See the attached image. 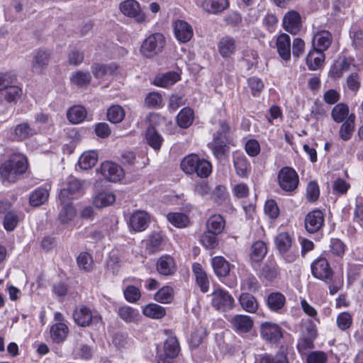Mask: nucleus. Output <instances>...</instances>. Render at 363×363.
Listing matches in <instances>:
<instances>
[{"label":"nucleus","mask_w":363,"mask_h":363,"mask_svg":"<svg viewBox=\"0 0 363 363\" xmlns=\"http://www.w3.org/2000/svg\"><path fill=\"white\" fill-rule=\"evenodd\" d=\"M28 169L27 158L22 154L16 153L10 156L0 167V174L4 181L16 182Z\"/></svg>","instance_id":"nucleus-1"},{"label":"nucleus","mask_w":363,"mask_h":363,"mask_svg":"<svg viewBox=\"0 0 363 363\" xmlns=\"http://www.w3.org/2000/svg\"><path fill=\"white\" fill-rule=\"evenodd\" d=\"M279 256L286 263H293L298 257V251L293 245V240L289 233L283 232L279 233L274 240Z\"/></svg>","instance_id":"nucleus-2"},{"label":"nucleus","mask_w":363,"mask_h":363,"mask_svg":"<svg viewBox=\"0 0 363 363\" xmlns=\"http://www.w3.org/2000/svg\"><path fill=\"white\" fill-rule=\"evenodd\" d=\"M165 44L164 35L161 33H154L143 41L140 51L143 57L152 58L162 52Z\"/></svg>","instance_id":"nucleus-3"},{"label":"nucleus","mask_w":363,"mask_h":363,"mask_svg":"<svg viewBox=\"0 0 363 363\" xmlns=\"http://www.w3.org/2000/svg\"><path fill=\"white\" fill-rule=\"evenodd\" d=\"M317 335L315 324L312 320L304 323L296 346L298 352L301 354H306L308 350L313 349L314 340Z\"/></svg>","instance_id":"nucleus-4"},{"label":"nucleus","mask_w":363,"mask_h":363,"mask_svg":"<svg viewBox=\"0 0 363 363\" xmlns=\"http://www.w3.org/2000/svg\"><path fill=\"white\" fill-rule=\"evenodd\" d=\"M83 194V182L74 177H69L67 179L65 186L60 191L59 200L62 203H66L79 198Z\"/></svg>","instance_id":"nucleus-5"},{"label":"nucleus","mask_w":363,"mask_h":363,"mask_svg":"<svg viewBox=\"0 0 363 363\" xmlns=\"http://www.w3.org/2000/svg\"><path fill=\"white\" fill-rule=\"evenodd\" d=\"M280 188L286 192L296 190L299 183L297 172L291 167H284L280 169L277 176Z\"/></svg>","instance_id":"nucleus-6"},{"label":"nucleus","mask_w":363,"mask_h":363,"mask_svg":"<svg viewBox=\"0 0 363 363\" xmlns=\"http://www.w3.org/2000/svg\"><path fill=\"white\" fill-rule=\"evenodd\" d=\"M73 318L75 323L81 327H87L101 320V318L97 311H91L85 306H80L75 308L73 313Z\"/></svg>","instance_id":"nucleus-7"},{"label":"nucleus","mask_w":363,"mask_h":363,"mask_svg":"<svg viewBox=\"0 0 363 363\" xmlns=\"http://www.w3.org/2000/svg\"><path fill=\"white\" fill-rule=\"evenodd\" d=\"M312 275L326 283L332 280L333 272L326 258L318 257L311 265Z\"/></svg>","instance_id":"nucleus-8"},{"label":"nucleus","mask_w":363,"mask_h":363,"mask_svg":"<svg viewBox=\"0 0 363 363\" xmlns=\"http://www.w3.org/2000/svg\"><path fill=\"white\" fill-rule=\"evenodd\" d=\"M31 57V72L36 74H44L50 60V53L48 50L39 49L32 53Z\"/></svg>","instance_id":"nucleus-9"},{"label":"nucleus","mask_w":363,"mask_h":363,"mask_svg":"<svg viewBox=\"0 0 363 363\" xmlns=\"http://www.w3.org/2000/svg\"><path fill=\"white\" fill-rule=\"evenodd\" d=\"M212 305L218 311H226L233 308L234 306V298L226 291L222 289L214 290L211 294Z\"/></svg>","instance_id":"nucleus-10"},{"label":"nucleus","mask_w":363,"mask_h":363,"mask_svg":"<svg viewBox=\"0 0 363 363\" xmlns=\"http://www.w3.org/2000/svg\"><path fill=\"white\" fill-rule=\"evenodd\" d=\"M120 10L125 16L134 18L138 23H143L145 21V15L137 1L125 0L121 2Z\"/></svg>","instance_id":"nucleus-11"},{"label":"nucleus","mask_w":363,"mask_h":363,"mask_svg":"<svg viewBox=\"0 0 363 363\" xmlns=\"http://www.w3.org/2000/svg\"><path fill=\"white\" fill-rule=\"evenodd\" d=\"M324 220V216L321 211L317 209L311 211L305 217V229L309 233H317L323 228Z\"/></svg>","instance_id":"nucleus-12"},{"label":"nucleus","mask_w":363,"mask_h":363,"mask_svg":"<svg viewBox=\"0 0 363 363\" xmlns=\"http://www.w3.org/2000/svg\"><path fill=\"white\" fill-rule=\"evenodd\" d=\"M99 171L102 176L110 182H116L120 181L124 176L123 169L117 164L109 161L103 162L101 164Z\"/></svg>","instance_id":"nucleus-13"},{"label":"nucleus","mask_w":363,"mask_h":363,"mask_svg":"<svg viewBox=\"0 0 363 363\" xmlns=\"http://www.w3.org/2000/svg\"><path fill=\"white\" fill-rule=\"evenodd\" d=\"M283 27L289 33L296 35L301 28V19L299 13L291 10L288 11L283 18Z\"/></svg>","instance_id":"nucleus-14"},{"label":"nucleus","mask_w":363,"mask_h":363,"mask_svg":"<svg viewBox=\"0 0 363 363\" xmlns=\"http://www.w3.org/2000/svg\"><path fill=\"white\" fill-rule=\"evenodd\" d=\"M174 33L175 38L182 43L189 42L194 35L191 26L182 20H178L174 22Z\"/></svg>","instance_id":"nucleus-15"},{"label":"nucleus","mask_w":363,"mask_h":363,"mask_svg":"<svg viewBox=\"0 0 363 363\" xmlns=\"http://www.w3.org/2000/svg\"><path fill=\"white\" fill-rule=\"evenodd\" d=\"M217 47L222 57L230 58L235 53L238 45L233 37L226 35L219 40Z\"/></svg>","instance_id":"nucleus-16"},{"label":"nucleus","mask_w":363,"mask_h":363,"mask_svg":"<svg viewBox=\"0 0 363 363\" xmlns=\"http://www.w3.org/2000/svg\"><path fill=\"white\" fill-rule=\"evenodd\" d=\"M150 216L144 211H136L130 217L129 225L136 232L145 230L149 225Z\"/></svg>","instance_id":"nucleus-17"},{"label":"nucleus","mask_w":363,"mask_h":363,"mask_svg":"<svg viewBox=\"0 0 363 363\" xmlns=\"http://www.w3.org/2000/svg\"><path fill=\"white\" fill-rule=\"evenodd\" d=\"M156 269L157 272L162 276H171L176 272L177 267L173 257L164 255L157 259Z\"/></svg>","instance_id":"nucleus-18"},{"label":"nucleus","mask_w":363,"mask_h":363,"mask_svg":"<svg viewBox=\"0 0 363 363\" xmlns=\"http://www.w3.org/2000/svg\"><path fill=\"white\" fill-rule=\"evenodd\" d=\"M277 49L279 56L285 62L291 59V39L289 35L282 33L277 39Z\"/></svg>","instance_id":"nucleus-19"},{"label":"nucleus","mask_w":363,"mask_h":363,"mask_svg":"<svg viewBox=\"0 0 363 363\" xmlns=\"http://www.w3.org/2000/svg\"><path fill=\"white\" fill-rule=\"evenodd\" d=\"M193 273L196 282L203 293H206L210 286V281L206 272L199 263H194L192 265Z\"/></svg>","instance_id":"nucleus-20"},{"label":"nucleus","mask_w":363,"mask_h":363,"mask_svg":"<svg viewBox=\"0 0 363 363\" xmlns=\"http://www.w3.org/2000/svg\"><path fill=\"white\" fill-rule=\"evenodd\" d=\"M331 43L332 35L328 30H320L317 32L313 38V48L323 52L328 49Z\"/></svg>","instance_id":"nucleus-21"},{"label":"nucleus","mask_w":363,"mask_h":363,"mask_svg":"<svg viewBox=\"0 0 363 363\" xmlns=\"http://www.w3.org/2000/svg\"><path fill=\"white\" fill-rule=\"evenodd\" d=\"M116 312L118 315L128 323H138L141 318L138 310L129 306H120Z\"/></svg>","instance_id":"nucleus-22"},{"label":"nucleus","mask_w":363,"mask_h":363,"mask_svg":"<svg viewBox=\"0 0 363 363\" xmlns=\"http://www.w3.org/2000/svg\"><path fill=\"white\" fill-rule=\"evenodd\" d=\"M229 6L228 0H203L201 7L210 13H218L227 9Z\"/></svg>","instance_id":"nucleus-23"},{"label":"nucleus","mask_w":363,"mask_h":363,"mask_svg":"<svg viewBox=\"0 0 363 363\" xmlns=\"http://www.w3.org/2000/svg\"><path fill=\"white\" fill-rule=\"evenodd\" d=\"M325 60L323 51L313 48L306 57V64L310 70H317L320 67Z\"/></svg>","instance_id":"nucleus-24"},{"label":"nucleus","mask_w":363,"mask_h":363,"mask_svg":"<svg viewBox=\"0 0 363 363\" xmlns=\"http://www.w3.org/2000/svg\"><path fill=\"white\" fill-rule=\"evenodd\" d=\"M226 142L227 136L217 133L213 138V141L208 145L216 157H222L224 155L226 150Z\"/></svg>","instance_id":"nucleus-25"},{"label":"nucleus","mask_w":363,"mask_h":363,"mask_svg":"<svg viewBox=\"0 0 363 363\" xmlns=\"http://www.w3.org/2000/svg\"><path fill=\"white\" fill-rule=\"evenodd\" d=\"M211 264L215 274L218 277H226L230 271V264L223 257L216 256L212 258Z\"/></svg>","instance_id":"nucleus-26"},{"label":"nucleus","mask_w":363,"mask_h":363,"mask_svg":"<svg viewBox=\"0 0 363 363\" xmlns=\"http://www.w3.org/2000/svg\"><path fill=\"white\" fill-rule=\"evenodd\" d=\"M35 133V130L28 123H21L14 128L13 139L17 141H22L34 135Z\"/></svg>","instance_id":"nucleus-27"},{"label":"nucleus","mask_w":363,"mask_h":363,"mask_svg":"<svg viewBox=\"0 0 363 363\" xmlns=\"http://www.w3.org/2000/svg\"><path fill=\"white\" fill-rule=\"evenodd\" d=\"M281 344L280 352L286 353L288 345L291 343V335L284 332L278 325L274 324V342Z\"/></svg>","instance_id":"nucleus-28"},{"label":"nucleus","mask_w":363,"mask_h":363,"mask_svg":"<svg viewBox=\"0 0 363 363\" xmlns=\"http://www.w3.org/2000/svg\"><path fill=\"white\" fill-rule=\"evenodd\" d=\"M267 248L263 241H256L250 247L249 257L252 262H260L266 255Z\"/></svg>","instance_id":"nucleus-29"},{"label":"nucleus","mask_w":363,"mask_h":363,"mask_svg":"<svg viewBox=\"0 0 363 363\" xmlns=\"http://www.w3.org/2000/svg\"><path fill=\"white\" fill-rule=\"evenodd\" d=\"M49 197V191L47 189L39 187L33 191L29 197L30 206L38 207L45 203Z\"/></svg>","instance_id":"nucleus-30"},{"label":"nucleus","mask_w":363,"mask_h":363,"mask_svg":"<svg viewBox=\"0 0 363 363\" xmlns=\"http://www.w3.org/2000/svg\"><path fill=\"white\" fill-rule=\"evenodd\" d=\"M69 333L68 327L63 323H57L50 328V335L56 343L63 342Z\"/></svg>","instance_id":"nucleus-31"},{"label":"nucleus","mask_w":363,"mask_h":363,"mask_svg":"<svg viewBox=\"0 0 363 363\" xmlns=\"http://www.w3.org/2000/svg\"><path fill=\"white\" fill-rule=\"evenodd\" d=\"M232 323L237 330L242 333L249 332L253 325L252 320L245 315H236L232 319Z\"/></svg>","instance_id":"nucleus-32"},{"label":"nucleus","mask_w":363,"mask_h":363,"mask_svg":"<svg viewBox=\"0 0 363 363\" xmlns=\"http://www.w3.org/2000/svg\"><path fill=\"white\" fill-rule=\"evenodd\" d=\"M225 221L220 215H213L206 221V229L214 233L220 234L224 230Z\"/></svg>","instance_id":"nucleus-33"},{"label":"nucleus","mask_w":363,"mask_h":363,"mask_svg":"<svg viewBox=\"0 0 363 363\" xmlns=\"http://www.w3.org/2000/svg\"><path fill=\"white\" fill-rule=\"evenodd\" d=\"M355 116L352 113L348 118L341 125L339 130L340 138L347 141L350 140L352 135L354 129Z\"/></svg>","instance_id":"nucleus-34"},{"label":"nucleus","mask_w":363,"mask_h":363,"mask_svg":"<svg viewBox=\"0 0 363 363\" xmlns=\"http://www.w3.org/2000/svg\"><path fill=\"white\" fill-rule=\"evenodd\" d=\"M1 96L4 97V99L9 103L16 102L18 99H21L23 91L22 89L16 85V82L14 83H11L3 92H1Z\"/></svg>","instance_id":"nucleus-35"},{"label":"nucleus","mask_w":363,"mask_h":363,"mask_svg":"<svg viewBox=\"0 0 363 363\" xmlns=\"http://www.w3.org/2000/svg\"><path fill=\"white\" fill-rule=\"evenodd\" d=\"M143 313L152 319H160L166 315V311L164 307L160 305L149 303L143 308Z\"/></svg>","instance_id":"nucleus-36"},{"label":"nucleus","mask_w":363,"mask_h":363,"mask_svg":"<svg viewBox=\"0 0 363 363\" xmlns=\"http://www.w3.org/2000/svg\"><path fill=\"white\" fill-rule=\"evenodd\" d=\"M180 79V76L175 72H169L162 76L157 77L154 81L156 86L168 87Z\"/></svg>","instance_id":"nucleus-37"},{"label":"nucleus","mask_w":363,"mask_h":363,"mask_svg":"<svg viewBox=\"0 0 363 363\" xmlns=\"http://www.w3.org/2000/svg\"><path fill=\"white\" fill-rule=\"evenodd\" d=\"M67 116L69 122L73 124H77L85 119L86 111L82 106H74L68 110Z\"/></svg>","instance_id":"nucleus-38"},{"label":"nucleus","mask_w":363,"mask_h":363,"mask_svg":"<svg viewBox=\"0 0 363 363\" xmlns=\"http://www.w3.org/2000/svg\"><path fill=\"white\" fill-rule=\"evenodd\" d=\"M145 139L147 144L155 150H160L163 142V138L153 126L148 127Z\"/></svg>","instance_id":"nucleus-39"},{"label":"nucleus","mask_w":363,"mask_h":363,"mask_svg":"<svg viewBox=\"0 0 363 363\" xmlns=\"http://www.w3.org/2000/svg\"><path fill=\"white\" fill-rule=\"evenodd\" d=\"M116 200L115 195L111 192L101 191L98 193L94 198L93 204L96 208H101L106 207Z\"/></svg>","instance_id":"nucleus-40"},{"label":"nucleus","mask_w":363,"mask_h":363,"mask_svg":"<svg viewBox=\"0 0 363 363\" xmlns=\"http://www.w3.org/2000/svg\"><path fill=\"white\" fill-rule=\"evenodd\" d=\"M242 308L249 313H255L258 308L256 298L248 293H242L239 298Z\"/></svg>","instance_id":"nucleus-41"},{"label":"nucleus","mask_w":363,"mask_h":363,"mask_svg":"<svg viewBox=\"0 0 363 363\" xmlns=\"http://www.w3.org/2000/svg\"><path fill=\"white\" fill-rule=\"evenodd\" d=\"M218 234L206 229L199 237L201 244L206 249H214L218 245Z\"/></svg>","instance_id":"nucleus-42"},{"label":"nucleus","mask_w":363,"mask_h":363,"mask_svg":"<svg viewBox=\"0 0 363 363\" xmlns=\"http://www.w3.org/2000/svg\"><path fill=\"white\" fill-rule=\"evenodd\" d=\"M98 161V154L95 151L84 152L79 160V165L82 169H89L94 167Z\"/></svg>","instance_id":"nucleus-43"},{"label":"nucleus","mask_w":363,"mask_h":363,"mask_svg":"<svg viewBox=\"0 0 363 363\" xmlns=\"http://www.w3.org/2000/svg\"><path fill=\"white\" fill-rule=\"evenodd\" d=\"M180 351V346L175 336H169L164 343V354L170 357H177Z\"/></svg>","instance_id":"nucleus-44"},{"label":"nucleus","mask_w":363,"mask_h":363,"mask_svg":"<svg viewBox=\"0 0 363 363\" xmlns=\"http://www.w3.org/2000/svg\"><path fill=\"white\" fill-rule=\"evenodd\" d=\"M91 80V76L89 72L77 71L72 73L70 81L79 87L87 86Z\"/></svg>","instance_id":"nucleus-45"},{"label":"nucleus","mask_w":363,"mask_h":363,"mask_svg":"<svg viewBox=\"0 0 363 363\" xmlns=\"http://www.w3.org/2000/svg\"><path fill=\"white\" fill-rule=\"evenodd\" d=\"M349 112V107L346 104L340 103L333 107L331 116L336 123H342L348 118Z\"/></svg>","instance_id":"nucleus-46"},{"label":"nucleus","mask_w":363,"mask_h":363,"mask_svg":"<svg viewBox=\"0 0 363 363\" xmlns=\"http://www.w3.org/2000/svg\"><path fill=\"white\" fill-rule=\"evenodd\" d=\"M167 218L169 223L179 228L187 227L190 223L189 217L182 213H169L167 215Z\"/></svg>","instance_id":"nucleus-47"},{"label":"nucleus","mask_w":363,"mask_h":363,"mask_svg":"<svg viewBox=\"0 0 363 363\" xmlns=\"http://www.w3.org/2000/svg\"><path fill=\"white\" fill-rule=\"evenodd\" d=\"M194 121V111L189 108H183L177 115V122L179 127L186 128Z\"/></svg>","instance_id":"nucleus-48"},{"label":"nucleus","mask_w":363,"mask_h":363,"mask_svg":"<svg viewBox=\"0 0 363 363\" xmlns=\"http://www.w3.org/2000/svg\"><path fill=\"white\" fill-rule=\"evenodd\" d=\"M60 203L62 208L59 213L58 218L62 223H67L74 218L76 215V211L70 201Z\"/></svg>","instance_id":"nucleus-49"},{"label":"nucleus","mask_w":363,"mask_h":363,"mask_svg":"<svg viewBox=\"0 0 363 363\" xmlns=\"http://www.w3.org/2000/svg\"><path fill=\"white\" fill-rule=\"evenodd\" d=\"M242 62L247 70H252L257 67L258 63L257 52L253 50L247 49L243 52Z\"/></svg>","instance_id":"nucleus-50"},{"label":"nucleus","mask_w":363,"mask_h":363,"mask_svg":"<svg viewBox=\"0 0 363 363\" xmlns=\"http://www.w3.org/2000/svg\"><path fill=\"white\" fill-rule=\"evenodd\" d=\"M234 167L237 174L241 177H245L250 168V164L243 155H238L234 157Z\"/></svg>","instance_id":"nucleus-51"},{"label":"nucleus","mask_w":363,"mask_h":363,"mask_svg":"<svg viewBox=\"0 0 363 363\" xmlns=\"http://www.w3.org/2000/svg\"><path fill=\"white\" fill-rule=\"evenodd\" d=\"M163 238L160 233H152L147 240V250L150 253H155L162 250Z\"/></svg>","instance_id":"nucleus-52"},{"label":"nucleus","mask_w":363,"mask_h":363,"mask_svg":"<svg viewBox=\"0 0 363 363\" xmlns=\"http://www.w3.org/2000/svg\"><path fill=\"white\" fill-rule=\"evenodd\" d=\"M199 161V157L196 155H189L185 157L181 162L180 166L182 169L189 174L194 173L196 171V164Z\"/></svg>","instance_id":"nucleus-53"},{"label":"nucleus","mask_w":363,"mask_h":363,"mask_svg":"<svg viewBox=\"0 0 363 363\" xmlns=\"http://www.w3.org/2000/svg\"><path fill=\"white\" fill-rule=\"evenodd\" d=\"M125 117V111L122 106L113 105L107 111V118L113 123L121 122Z\"/></svg>","instance_id":"nucleus-54"},{"label":"nucleus","mask_w":363,"mask_h":363,"mask_svg":"<svg viewBox=\"0 0 363 363\" xmlns=\"http://www.w3.org/2000/svg\"><path fill=\"white\" fill-rule=\"evenodd\" d=\"M328 252L333 257L342 259L345 255L346 247L339 239H331Z\"/></svg>","instance_id":"nucleus-55"},{"label":"nucleus","mask_w":363,"mask_h":363,"mask_svg":"<svg viewBox=\"0 0 363 363\" xmlns=\"http://www.w3.org/2000/svg\"><path fill=\"white\" fill-rule=\"evenodd\" d=\"M240 287L242 291L255 292L258 290L259 283L255 276L247 274L242 278Z\"/></svg>","instance_id":"nucleus-56"},{"label":"nucleus","mask_w":363,"mask_h":363,"mask_svg":"<svg viewBox=\"0 0 363 363\" xmlns=\"http://www.w3.org/2000/svg\"><path fill=\"white\" fill-rule=\"evenodd\" d=\"M155 299L162 303H169L173 299V289L170 286H163L155 294Z\"/></svg>","instance_id":"nucleus-57"},{"label":"nucleus","mask_w":363,"mask_h":363,"mask_svg":"<svg viewBox=\"0 0 363 363\" xmlns=\"http://www.w3.org/2000/svg\"><path fill=\"white\" fill-rule=\"evenodd\" d=\"M162 96L157 91H152L147 94L145 98V105L149 108H157L162 106Z\"/></svg>","instance_id":"nucleus-58"},{"label":"nucleus","mask_w":363,"mask_h":363,"mask_svg":"<svg viewBox=\"0 0 363 363\" xmlns=\"http://www.w3.org/2000/svg\"><path fill=\"white\" fill-rule=\"evenodd\" d=\"M206 335V330L205 328L202 326L196 328L191 335L190 346L194 348L199 347L202 343Z\"/></svg>","instance_id":"nucleus-59"},{"label":"nucleus","mask_w":363,"mask_h":363,"mask_svg":"<svg viewBox=\"0 0 363 363\" xmlns=\"http://www.w3.org/2000/svg\"><path fill=\"white\" fill-rule=\"evenodd\" d=\"M195 167L196 171H194V173L201 178H206L211 173V164L208 161L204 159L199 158V161L197 162Z\"/></svg>","instance_id":"nucleus-60"},{"label":"nucleus","mask_w":363,"mask_h":363,"mask_svg":"<svg viewBox=\"0 0 363 363\" xmlns=\"http://www.w3.org/2000/svg\"><path fill=\"white\" fill-rule=\"evenodd\" d=\"M79 267L85 271L89 272L93 269V259L87 252H82L77 258Z\"/></svg>","instance_id":"nucleus-61"},{"label":"nucleus","mask_w":363,"mask_h":363,"mask_svg":"<svg viewBox=\"0 0 363 363\" xmlns=\"http://www.w3.org/2000/svg\"><path fill=\"white\" fill-rule=\"evenodd\" d=\"M113 71L114 69L111 65L94 64L91 66L92 74L96 79H101L108 74H113Z\"/></svg>","instance_id":"nucleus-62"},{"label":"nucleus","mask_w":363,"mask_h":363,"mask_svg":"<svg viewBox=\"0 0 363 363\" xmlns=\"http://www.w3.org/2000/svg\"><path fill=\"white\" fill-rule=\"evenodd\" d=\"M320 196L319 186L315 182H310L306 186V196L308 202H315Z\"/></svg>","instance_id":"nucleus-63"},{"label":"nucleus","mask_w":363,"mask_h":363,"mask_svg":"<svg viewBox=\"0 0 363 363\" xmlns=\"http://www.w3.org/2000/svg\"><path fill=\"white\" fill-rule=\"evenodd\" d=\"M336 323L341 330H346L352 325V317L348 312H342L337 315Z\"/></svg>","instance_id":"nucleus-64"}]
</instances>
